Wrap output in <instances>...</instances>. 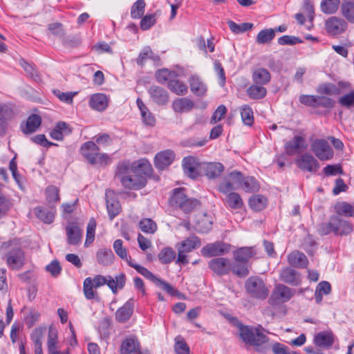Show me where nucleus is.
Here are the masks:
<instances>
[{
	"mask_svg": "<svg viewBox=\"0 0 354 354\" xmlns=\"http://www.w3.org/2000/svg\"><path fill=\"white\" fill-rule=\"evenodd\" d=\"M41 123V118L39 115H30L26 122V124L21 125V129L24 133L30 134L34 133L39 127Z\"/></svg>",
	"mask_w": 354,
	"mask_h": 354,
	"instance_id": "nucleus-29",
	"label": "nucleus"
},
{
	"mask_svg": "<svg viewBox=\"0 0 354 354\" xmlns=\"http://www.w3.org/2000/svg\"><path fill=\"white\" fill-rule=\"evenodd\" d=\"M195 107L194 102L188 97L177 98L172 102V109L178 113L190 112Z\"/></svg>",
	"mask_w": 354,
	"mask_h": 354,
	"instance_id": "nucleus-24",
	"label": "nucleus"
},
{
	"mask_svg": "<svg viewBox=\"0 0 354 354\" xmlns=\"http://www.w3.org/2000/svg\"><path fill=\"white\" fill-rule=\"evenodd\" d=\"M201 240L196 236H189L185 241L178 243L176 248L181 249L186 253L192 252L193 250L201 246Z\"/></svg>",
	"mask_w": 354,
	"mask_h": 354,
	"instance_id": "nucleus-34",
	"label": "nucleus"
},
{
	"mask_svg": "<svg viewBox=\"0 0 354 354\" xmlns=\"http://www.w3.org/2000/svg\"><path fill=\"white\" fill-rule=\"evenodd\" d=\"M44 329L37 328L34 329L31 334V339L35 344V349L42 348L41 338L44 334Z\"/></svg>",
	"mask_w": 354,
	"mask_h": 354,
	"instance_id": "nucleus-63",
	"label": "nucleus"
},
{
	"mask_svg": "<svg viewBox=\"0 0 354 354\" xmlns=\"http://www.w3.org/2000/svg\"><path fill=\"white\" fill-rule=\"evenodd\" d=\"M129 266L133 268L138 273L142 274L146 279L151 281L156 286L160 287L169 295L178 296L179 295V292L175 290V288L173 286H171L165 281L156 277L151 271H149L146 268L136 263H133V261H129Z\"/></svg>",
	"mask_w": 354,
	"mask_h": 354,
	"instance_id": "nucleus-6",
	"label": "nucleus"
},
{
	"mask_svg": "<svg viewBox=\"0 0 354 354\" xmlns=\"http://www.w3.org/2000/svg\"><path fill=\"white\" fill-rule=\"evenodd\" d=\"M230 245L221 241H216L209 243L201 249V253L204 257H218L229 252Z\"/></svg>",
	"mask_w": 354,
	"mask_h": 354,
	"instance_id": "nucleus-9",
	"label": "nucleus"
},
{
	"mask_svg": "<svg viewBox=\"0 0 354 354\" xmlns=\"http://www.w3.org/2000/svg\"><path fill=\"white\" fill-rule=\"evenodd\" d=\"M248 96L254 100L262 99L267 94V90L262 85L253 84L247 90Z\"/></svg>",
	"mask_w": 354,
	"mask_h": 354,
	"instance_id": "nucleus-43",
	"label": "nucleus"
},
{
	"mask_svg": "<svg viewBox=\"0 0 354 354\" xmlns=\"http://www.w3.org/2000/svg\"><path fill=\"white\" fill-rule=\"evenodd\" d=\"M150 97L158 105H165L169 101V93L163 88L158 86H151L148 89Z\"/></svg>",
	"mask_w": 354,
	"mask_h": 354,
	"instance_id": "nucleus-17",
	"label": "nucleus"
},
{
	"mask_svg": "<svg viewBox=\"0 0 354 354\" xmlns=\"http://www.w3.org/2000/svg\"><path fill=\"white\" fill-rule=\"evenodd\" d=\"M225 203L228 207L233 209H241L244 205L240 194L234 192L225 195Z\"/></svg>",
	"mask_w": 354,
	"mask_h": 354,
	"instance_id": "nucleus-35",
	"label": "nucleus"
},
{
	"mask_svg": "<svg viewBox=\"0 0 354 354\" xmlns=\"http://www.w3.org/2000/svg\"><path fill=\"white\" fill-rule=\"evenodd\" d=\"M168 87L172 92L178 95H184L187 93V86L179 80H169Z\"/></svg>",
	"mask_w": 354,
	"mask_h": 354,
	"instance_id": "nucleus-48",
	"label": "nucleus"
},
{
	"mask_svg": "<svg viewBox=\"0 0 354 354\" xmlns=\"http://www.w3.org/2000/svg\"><path fill=\"white\" fill-rule=\"evenodd\" d=\"M133 301L132 299H129L115 313V319L121 323L127 322L131 317L133 313Z\"/></svg>",
	"mask_w": 354,
	"mask_h": 354,
	"instance_id": "nucleus-26",
	"label": "nucleus"
},
{
	"mask_svg": "<svg viewBox=\"0 0 354 354\" xmlns=\"http://www.w3.org/2000/svg\"><path fill=\"white\" fill-rule=\"evenodd\" d=\"M315 155L320 160H330L333 157V151L328 142L324 139L315 140L311 145Z\"/></svg>",
	"mask_w": 354,
	"mask_h": 354,
	"instance_id": "nucleus-7",
	"label": "nucleus"
},
{
	"mask_svg": "<svg viewBox=\"0 0 354 354\" xmlns=\"http://www.w3.org/2000/svg\"><path fill=\"white\" fill-rule=\"evenodd\" d=\"M174 349L177 354H189V348L187 344L180 337L176 339Z\"/></svg>",
	"mask_w": 354,
	"mask_h": 354,
	"instance_id": "nucleus-60",
	"label": "nucleus"
},
{
	"mask_svg": "<svg viewBox=\"0 0 354 354\" xmlns=\"http://www.w3.org/2000/svg\"><path fill=\"white\" fill-rule=\"evenodd\" d=\"M19 64L29 77L33 79L34 80H39V75L33 64L27 62L24 59H21L19 61Z\"/></svg>",
	"mask_w": 354,
	"mask_h": 354,
	"instance_id": "nucleus-53",
	"label": "nucleus"
},
{
	"mask_svg": "<svg viewBox=\"0 0 354 354\" xmlns=\"http://www.w3.org/2000/svg\"><path fill=\"white\" fill-rule=\"evenodd\" d=\"M335 212L338 215L354 217V205L346 202L338 203L335 207Z\"/></svg>",
	"mask_w": 354,
	"mask_h": 354,
	"instance_id": "nucleus-46",
	"label": "nucleus"
},
{
	"mask_svg": "<svg viewBox=\"0 0 354 354\" xmlns=\"http://www.w3.org/2000/svg\"><path fill=\"white\" fill-rule=\"evenodd\" d=\"M245 288L250 297L265 299L269 295V289L264 281L258 276L249 277L245 283Z\"/></svg>",
	"mask_w": 354,
	"mask_h": 354,
	"instance_id": "nucleus-4",
	"label": "nucleus"
},
{
	"mask_svg": "<svg viewBox=\"0 0 354 354\" xmlns=\"http://www.w3.org/2000/svg\"><path fill=\"white\" fill-rule=\"evenodd\" d=\"M176 252L170 247L163 248L158 254V259L162 264H169L175 260Z\"/></svg>",
	"mask_w": 354,
	"mask_h": 354,
	"instance_id": "nucleus-40",
	"label": "nucleus"
},
{
	"mask_svg": "<svg viewBox=\"0 0 354 354\" xmlns=\"http://www.w3.org/2000/svg\"><path fill=\"white\" fill-rule=\"evenodd\" d=\"M288 262L293 267L304 268L307 267L308 260L304 253L293 251L288 255Z\"/></svg>",
	"mask_w": 354,
	"mask_h": 354,
	"instance_id": "nucleus-28",
	"label": "nucleus"
},
{
	"mask_svg": "<svg viewBox=\"0 0 354 354\" xmlns=\"http://www.w3.org/2000/svg\"><path fill=\"white\" fill-rule=\"evenodd\" d=\"M339 4L340 0H322L320 7L324 13L330 15L336 12Z\"/></svg>",
	"mask_w": 354,
	"mask_h": 354,
	"instance_id": "nucleus-44",
	"label": "nucleus"
},
{
	"mask_svg": "<svg viewBox=\"0 0 354 354\" xmlns=\"http://www.w3.org/2000/svg\"><path fill=\"white\" fill-rule=\"evenodd\" d=\"M307 145L306 143L305 138L296 135L291 140L288 141L285 144V150L288 155L292 156L301 153L306 149Z\"/></svg>",
	"mask_w": 354,
	"mask_h": 354,
	"instance_id": "nucleus-14",
	"label": "nucleus"
},
{
	"mask_svg": "<svg viewBox=\"0 0 354 354\" xmlns=\"http://www.w3.org/2000/svg\"><path fill=\"white\" fill-rule=\"evenodd\" d=\"M113 247L116 254L122 260L127 261L129 266V261H132L131 258L128 256L126 248L123 247L122 241L121 239L115 240L113 243Z\"/></svg>",
	"mask_w": 354,
	"mask_h": 354,
	"instance_id": "nucleus-47",
	"label": "nucleus"
},
{
	"mask_svg": "<svg viewBox=\"0 0 354 354\" xmlns=\"http://www.w3.org/2000/svg\"><path fill=\"white\" fill-rule=\"evenodd\" d=\"M140 230L148 234H153L157 230L156 223L151 218H143L139 222Z\"/></svg>",
	"mask_w": 354,
	"mask_h": 354,
	"instance_id": "nucleus-52",
	"label": "nucleus"
},
{
	"mask_svg": "<svg viewBox=\"0 0 354 354\" xmlns=\"http://www.w3.org/2000/svg\"><path fill=\"white\" fill-rule=\"evenodd\" d=\"M140 349V343L135 337H131L125 339L120 347L121 354H131L136 353Z\"/></svg>",
	"mask_w": 354,
	"mask_h": 354,
	"instance_id": "nucleus-31",
	"label": "nucleus"
},
{
	"mask_svg": "<svg viewBox=\"0 0 354 354\" xmlns=\"http://www.w3.org/2000/svg\"><path fill=\"white\" fill-rule=\"evenodd\" d=\"M231 271L234 274L240 278H244L250 274L249 264L234 260L231 261Z\"/></svg>",
	"mask_w": 354,
	"mask_h": 354,
	"instance_id": "nucleus-38",
	"label": "nucleus"
},
{
	"mask_svg": "<svg viewBox=\"0 0 354 354\" xmlns=\"http://www.w3.org/2000/svg\"><path fill=\"white\" fill-rule=\"evenodd\" d=\"M259 184L253 176L244 177L241 188L246 192H256L259 189Z\"/></svg>",
	"mask_w": 354,
	"mask_h": 354,
	"instance_id": "nucleus-45",
	"label": "nucleus"
},
{
	"mask_svg": "<svg viewBox=\"0 0 354 354\" xmlns=\"http://www.w3.org/2000/svg\"><path fill=\"white\" fill-rule=\"evenodd\" d=\"M184 188H176L170 197L169 203L174 207H178L185 213H190L197 206L199 202L196 199L188 198L185 193Z\"/></svg>",
	"mask_w": 354,
	"mask_h": 354,
	"instance_id": "nucleus-3",
	"label": "nucleus"
},
{
	"mask_svg": "<svg viewBox=\"0 0 354 354\" xmlns=\"http://www.w3.org/2000/svg\"><path fill=\"white\" fill-rule=\"evenodd\" d=\"M212 222L209 221L206 216H204L198 221L196 225V230L200 233H207L212 229Z\"/></svg>",
	"mask_w": 354,
	"mask_h": 354,
	"instance_id": "nucleus-64",
	"label": "nucleus"
},
{
	"mask_svg": "<svg viewBox=\"0 0 354 354\" xmlns=\"http://www.w3.org/2000/svg\"><path fill=\"white\" fill-rule=\"evenodd\" d=\"M202 163L193 156L185 157L183 160V168L185 174L191 178H196L202 172Z\"/></svg>",
	"mask_w": 354,
	"mask_h": 354,
	"instance_id": "nucleus-12",
	"label": "nucleus"
},
{
	"mask_svg": "<svg viewBox=\"0 0 354 354\" xmlns=\"http://www.w3.org/2000/svg\"><path fill=\"white\" fill-rule=\"evenodd\" d=\"M313 342L317 346L328 348L334 343V335L330 331H322L315 335Z\"/></svg>",
	"mask_w": 354,
	"mask_h": 354,
	"instance_id": "nucleus-25",
	"label": "nucleus"
},
{
	"mask_svg": "<svg viewBox=\"0 0 354 354\" xmlns=\"http://www.w3.org/2000/svg\"><path fill=\"white\" fill-rule=\"evenodd\" d=\"M54 95L57 97L62 102L67 104H71L73 100V97L76 93L72 92H62L59 89L53 90Z\"/></svg>",
	"mask_w": 354,
	"mask_h": 354,
	"instance_id": "nucleus-62",
	"label": "nucleus"
},
{
	"mask_svg": "<svg viewBox=\"0 0 354 354\" xmlns=\"http://www.w3.org/2000/svg\"><path fill=\"white\" fill-rule=\"evenodd\" d=\"M129 266L133 268L138 273L142 274L146 279L151 281L156 286L160 287L169 295L178 296L179 295V292L175 290V288L173 286H171L165 281L156 277L151 271H149L146 268L136 263H133V261H129Z\"/></svg>",
	"mask_w": 354,
	"mask_h": 354,
	"instance_id": "nucleus-5",
	"label": "nucleus"
},
{
	"mask_svg": "<svg viewBox=\"0 0 354 354\" xmlns=\"http://www.w3.org/2000/svg\"><path fill=\"white\" fill-rule=\"evenodd\" d=\"M268 200L266 197L261 194H257L249 198V205L250 208L256 212L263 210L267 205Z\"/></svg>",
	"mask_w": 354,
	"mask_h": 354,
	"instance_id": "nucleus-39",
	"label": "nucleus"
},
{
	"mask_svg": "<svg viewBox=\"0 0 354 354\" xmlns=\"http://www.w3.org/2000/svg\"><path fill=\"white\" fill-rule=\"evenodd\" d=\"M239 332L242 340L246 344L257 347L258 351H261L259 347L268 341V337L261 331L259 328L241 324Z\"/></svg>",
	"mask_w": 354,
	"mask_h": 354,
	"instance_id": "nucleus-2",
	"label": "nucleus"
},
{
	"mask_svg": "<svg viewBox=\"0 0 354 354\" xmlns=\"http://www.w3.org/2000/svg\"><path fill=\"white\" fill-rule=\"evenodd\" d=\"M341 12L348 22L354 24V0H344L341 4Z\"/></svg>",
	"mask_w": 354,
	"mask_h": 354,
	"instance_id": "nucleus-36",
	"label": "nucleus"
},
{
	"mask_svg": "<svg viewBox=\"0 0 354 354\" xmlns=\"http://www.w3.org/2000/svg\"><path fill=\"white\" fill-rule=\"evenodd\" d=\"M297 162L300 169L310 172L315 173L319 167L318 161L308 153L303 154Z\"/></svg>",
	"mask_w": 354,
	"mask_h": 354,
	"instance_id": "nucleus-22",
	"label": "nucleus"
},
{
	"mask_svg": "<svg viewBox=\"0 0 354 354\" xmlns=\"http://www.w3.org/2000/svg\"><path fill=\"white\" fill-rule=\"evenodd\" d=\"M93 287L92 279L91 277L86 278L84 281L83 289L85 297L87 299H94L95 293L93 290Z\"/></svg>",
	"mask_w": 354,
	"mask_h": 354,
	"instance_id": "nucleus-57",
	"label": "nucleus"
},
{
	"mask_svg": "<svg viewBox=\"0 0 354 354\" xmlns=\"http://www.w3.org/2000/svg\"><path fill=\"white\" fill-rule=\"evenodd\" d=\"M209 268L218 276L229 274L231 271V260L224 257H216L208 263Z\"/></svg>",
	"mask_w": 354,
	"mask_h": 354,
	"instance_id": "nucleus-11",
	"label": "nucleus"
},
{
	"mask_svg": "<svg viewBox=\"0 0 354 354\" xmlns=\"http://www.w3.org/2000/svg\"><path fill=\"white\" fill-rule=\"evenodd\" d=\"M67 243L69 245H77L80 243L82 238V230L75 223H72L66 227Z\"/></svg>",
	"mask_w": 354,
	"mask_h": 354,
	"instance_id": "nucleus-18",
	"label": "nucleus"
},
{
	"mask_svg": "<svg viewBox=\"0 0 354 354\" xmlns=\"http://www.w3.org/2000/svg\"><path fill=\"white\" fill-rule=\"evenodd\" d=\"M348 28L347 22L340 17H330L325 22V29L331 36H337L346 31Z\"/></svg>",
	"mask_w": 354,
	"mask_h": 354,
	"instance_id": "nucleus-8",
	"label": "nucleus"
},
{
	"mask_svg": "<svg viewBox=\"0 0 354 354\" xmlns=\"http://www.w3.org/2000/svg\"><path fill=\"white\" fill-rule=\"evenodd\" d=\"M331 221H333L334 234L335 235H347L353 231L352 225L348 221H344L338 216L331 217Z\"/></svg>",
	"mask_w": 354,
	"mask_h": 354,
	"instance_id": "nucleus-23",
	"label": "nucleus"
},
{
	"mask_svg": "<svg viewBox=\"0 0 354 354\" xmlns=\"http://www.w3.org/2000/svg\"><path fill=\"white\" fill-rule=\"evenodd\" d=\"M241 115L243 122L248 126H252L254 123V113L252 108L245 104L241 108Z\"/></svg>",
	"mask_w": 354,
	"mask_h": 354,
	"instance_id": "nucleus-49",
	"label": "nucleus"
},
{
	"mask_svg": "<svg viewBox=\"0 0 354 354\" xmlns=\"http://www.w3.org/2000/svg\"><path fill=\"white\" fill-rule=\"evenodd\" d=\"M34 212L36 215V216L42 222L45 223L50 224L53 223L54 221V214L42 207H37L34 209Z\"/></svg>",
	"mask_w": 354,
	"mask_h": 354,
	"instance_id": "nucleus-42",
	"label": "nucleus"
},
{
	"mask_svg": "<svg viewBox=\"0 0 354 354\" xmlns=\"http://www.w3.org/2000/svg\"><path fill=\"white\" fill-rule=\"evenodd\" d=\"M152 168L149 162L140 160L130 164L122 162L118 165L115 177L127 189L138 190L147 184V176L151 174Z\"/></svg>",
	"mask_w": 354,
	"mask_h": 354,
	"instance_id": "nucleus-1",
	"label": "nucleus"
},
{
	"mask_svg": "<svg viewBox=\"0 0 354 354\" xmlns=\"http://www.w3.org/2000/svg\"><path fill=\"white\" fill-rule=\"evenodd\" d=\"M98 151H100L99 147L93 141L84 142L80 148L81 154L93 165L97 164L96 156Z\"/></svg>",
	"mask_w": 354,
	"mask_h": 354,
	"instance_id": "nucleus-15",
	"label": "nucleus"
},
{
	"mask_svg": "<svg viewBox=\"0 0 354 354\" xmlns=\"http://www.w3.org/2000/svg\"><path fill=\"white\" fill-rule=\"evenodd\" d=\"M108 99L105 94L95 93L89 99V106L94 110L98 111H104L108 106Z\"/></svg>",
	"mask_w": 354,
	"mask_h": 354,
	"instance_id": "nucleus-27",
	"label": "nucleus"
},
{
	"mask_svg": "<svg viewBox=\"0 0 354 354\" xmlns=\"http://www.w3.org/2000/svg\"><path fill=\"white\" fill-rule=\"evenodd\" d=\"M275 32L273 29L268 28L261 30L257 36V42L259 44L270 43L274 37Z\"/></svg>",
	"mask_w": 354,
	"mask_h": 354,
	"instance_id": "nucleus-50",
	"label": "nucleus"
},
{
	"mask_svg": "<svg viewBox=\"0 0 354 354\" xmlns=\"http://www.w3.org/2000/svg\"><path fill=\"white\" fill-rule=\"evenodd\" d=\"M156 21V16L155 14L146 15L140 21V28L142 30L150 29Z\"/></svg>",
	"mask_w": 354,
	"mask_h": 354,
	"instance_id": "nucleus-59",
	"label": "nucleus"
},
{
	"mask_svg": "<svg viewBox=\"0 0 354 354\" xmlns=\"http://www.w3.org/2000/svg\"><path fill=\"white\" fill-rule=\"evenodd\" d=\"M295 291L283 284H278L275 286L270 300L274 303H285L288 301L295 295Z\"/></svg>",
	"mask_w": 354,
	"mask_h": 354,
	"instance_id": "nucleus-13",
	"label": "nucleus"
},
{
	"mask_svg": "<svg viewBox=\"0 0 354 354\" xmlns=\"http://www.w3.org/2000/svg\"><path fill=\"white\" fill-rule=\"evenodd\" d=\"M71 129L64 122H59L55 127L50 131V136L56 140H62L64 136L71 133Z\"/></svg>",
	"mask_w": 354,
	"mask_h": 354,
	"instance_id": "nucleus-30",
	"label": "nucleus"
},
{
	"mask_svg": "<svg viewBox=\"0 0 354 354\" xmlns=\"http://www.w3.org/2000/svg\"><path fill=\"white\" fill-rule=\"evenodd\" d=\"M338 102L347 109L354 107V90L339 97Z\"/></svg>",
	"mask_w": 354,
	"mask_h": 354,
	"instance_id": "nucleus-61",
	"label": "nucleus"
},
{
	"mask_svg": "<svg viewBox=\"0 0 354 354\" xmlns=\"http://www.w3.org/2000/svg\"><path fill=\"white\" fill-rule=\"evenodd\" d=\"M252 77L256 84L265 85L270 81L271 75L267 69L259 68L253 71Z\"/></svg>",
	"mask_w": 354,
	"mask_h": 354,
	"instance_id": "nucleus-33",
	"label": "nucleus"
},
{
	"mask_svg": "<svg viewBox=\"0 0 354 354\" xmlns=\"http://www.w3.org/2000/svg\"><path fill=\"white\" fill-rule=\"evenodd\" d=\"M145 2L144 0H137L131 6V17L133 19H140L145 12Z\"/></svg>",
	"mask_w": 354,
	"mask_h": 354,
	"instance_id": "nucleus-51",
	"label": "nucleus"
},
{
	"mask_svg": "<svg viewBox=\"0 0 354 354\" xmlns=\"http://www.w3.org/2000/svg\"><path fill=\"white\" fill-rule=\"evenodd\" d=\"M202 170L209 179H214L221 176L224 166L220 162H203Z\"/></svg>",
	"mask_w": 354,
	"mask_h": 354,
	"instance_id": "nucleus-19",
	"label": "nucleus"
},
{
	"mask_svg": "<svg viewBox=\"0 0 354 354\" xmlns=\"http://www.w3.org/2000/svg\"><path fill=\"white\" fill-rule=\"evenodd\" d=\"M175 158V153L170 149L158 153L154 158V165L158 169L162 170L169 166Z\"/></svg>",
	"mask_w": 354,
	"mask_h": 354,
	"instance_id": "nucleus-16",
	"label": "nucleus"
},
{
	"mask_svg": "<svg viewBox=\"0 0 354 354\" xmlns=\"http://www.w3.org/2000/svg\"><path fill=\"white\" fill-rule=\"evenodd\" d=\"M279 277L282 281L292 286H298L301 281L299 272L291 268L283 269L280 272Z\"/></svg>",
	"mask_w": 354,
	"mask_h": 354,
	"instance_id": "nucleus-21",
	"label": "nucleus"
},
{
	"mask_svg": "<svg viewBox=\"0 0 354 354\" xmlns=\"http://www.w3.org/2000/svg\"><path fill=\"white\" fill-rule=\"evenodd\" d=\"M317 92L324 95H337L339 94V90L333 84H325L320 85L317 88Z\"/></svg>",
	"mask_w": 354,
	"mask_h": 354,
	"instance_id": "nucleus-55",
	"label": "nucleus"
},
{
	"mask_svg": "<svg viewBox=\"0 0 354 354\" xmlns=\"http://www.w3.org/2000/svg\"><path fill=\"white\" fill-rule=\"evenodd\" d=\"M191 91L197 96H204L207 91L206 85L201 81L200 77L192 75L189 80Z\"/></svg>",
	"mask_w": 354,
	"mask_h": 354,
	"instance_id": "nucleus-32",
	"label": "nucleus"
},
{
	"mask_svg": "<svg viewBox=\"0 0 354 354\" xmlns=\"http://www.w3.org/2000/svg\"><path fill=\"white\" fill-rule=\"evenodd\" d=\"M6 263L12 270H19L21 269L25 263V255L22 249L15 248L9 251L6 254Z\"/></svg>",
	"mask_w": 354,
	"mask_h": 354,
	"instance_id": "nucleus-10",
	"label": "nucleus"
},
{
	"mask_svg": "<svg viewBox=\"0 0 354 354\" xmlns=\"http://www.w3.org/2000/svg\"><path fill=\"white\" fill-rule=\"evenodd\" d=\"M331 291L330 284L326 281L319 282L315 290V299L317 304H320L322 301L323 295H328Z\"/></svg>",
	"mask_w": 354,
	"mask_h": 354,
	"instance_id": "nucleus-41",
	"label": "nucleus"
},
{
	"mask_svg": "<svg viewBox=\"0 0 354 354\" xmlns=\"http://www.w3.org/2000/svg\"><path fill=\"white\" fill-rule=\"evenodd\" d=\"M257 255L254 247H242L233 252L234 260L248 263L249 261Z\"/></svg>",
	"mask_w": 354,
	"mask_h": 354,
	"instance_id": "nucleus-20",
	"label": "nucleus"
},
{
	"mask_svg": "<svg viewBox=\"0 0 354 354\" xmlns=\"http://www.w3.org/2000/svg\"><path fill=\"white\" fill-rule=\"evenodd\" d=\"M0 115L8 122L14 116V106L10 104H4L0 106Z\"/></svg>",
	"mask_w": 354,
	"mask_h": 354,
	"instance_id": "nucleus-56",
	"label": "nucleus"
},
{
	"mask_svg": "<svg viewBox=\"0 0 354 354\" xmlns=\"http://www.w3.org/2000/svg\"><path fill=\"white\" fill-rule=\"evenodd\" d=\"M96 257L97 262L103 266L111 264L115 258L113 252L109 248L100 249L97 252Z\"/></svg>",
	"mask_w": 354,
	"mask_h": 354,
	"instance_id": "nucleus-37",
	"label": "nucleus"
},
{
	"mask_svg": "<svg viewBox=\"0 0 354 354\" xmlns=\"http://www.w3.org/2000/svg\"><path fill=\"white\" fill-rule=\"evenodd\" d=\"M218 189L221 193L227 195L228 193L234 192L233 191L236 189L232 182H231L227 177H225L222 182L220 183Z\"/></svg>",
	"mask_w": 354,
	"mask_h": 354,
	"instance_id": "nucleus-54",
	"label": "nucleus"
},
{
	"mask_svg": "<svg viewBox=\"0 0 354 354\" xmlns=\"http://www.w3.org/2000/svg\"><path fill=\"white\" fill-rule=\"evenodd\" d=\"M46 199L50 203L59 201V189L54 185L48 186L46 189Z\"/></svg>",
	"mask_w": 354,
	"mask_h": 354,
	"instance_id": "nucleus-58",
	"label": "nucleus"
}]
</instances>
